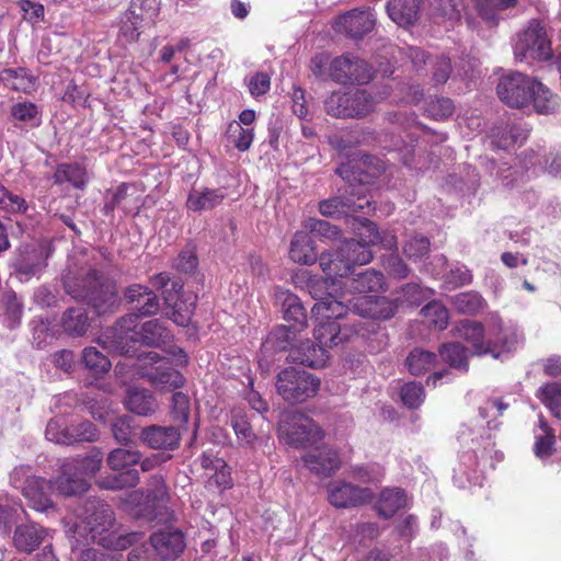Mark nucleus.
Segmentation results:
<instances>
[{"label":"nucleus","mask_w":561,"mask_h":561,"mask_svg":"<svg viewBox=\"0 0 561 561\" xmlns=\"http://www.w3.org/2000/svg\"><path fill=\"white\" fill-rule=\"evenodd\" d=\"M64 524L72 553L79 546L89 542L112 550H125L141 537L140 533L122 531L110 505L99 500L87 501L79 512L68 514Z\"/></svg>","instance_id":"nucleus-1"},{"label":"nucleus","mask_w":561,"mask_h":561,"mask_svg":"<svg viewBox=\"0 0 561 561\" xmlns=\"http://www.w3.org/2000/svg\"><path fill=\"white\" fill-rule=\"evenodd\" d=\"M138 316L135 313L127 314L121 318L115 327L105 334V339L111 340V346L122 355L127 357L118 362L115 367V373L122 376L125 368L135 366L130 363L135 354V345L137 343L159 347L167 344L172 339V333L164 325V322L154 319L149 320L138 327Z\"/></svg>","instance_id":"nucleus-2"},{"label":"nucleus","mask_w":561,"mask_h":561,"mask_svg":"<svg viewBox=\"0 0 561 561\" xmlns=\"http://www.w3.org/2000/svg\"><path fill=\"white\" fill-rule=\"evenodd\" d=\"M64 287L73 299L91 305L99 314L113 312L118 307L115 284L104 279L96 270H68L64 275Z\"/></svg>","instance_id":"nucleus-3"},{"label":"nucleus","mask_w":561,"mask_h":561,"mask_svg":"<svg viewBox=\"0 0 561 561\" xmlns=\"http://www.w3.org/2000/svg\"><path fill=\"white\" fill-rule=\"evenodd\" d=\"M317 302L312 307V314L318 321L314 328L316 341L325 347L337 346L347 342L354 334L359 333L357 324H341L337 320L347 314L348 308L343 300L337 299L332 293L314 298Z\"/></svg>","instance_id":"nucleus-4"},{"label":"nucleus","mask_w":561,"mask_h":561,"mask_svg":"<svg viewBox=\"0 0 561 561\" xmlns=\"http://www.w3.org/2000/svg\"><path fill=\"white\" fill-rule=\"evenodd\" d=\"M485 332L481 322L468 319L461 320L455 328V334L471 345V355H491L493 358H500L503 354L512 352L518 343L517 333L505 328L497 314L490 317V333L502 334L501 342L485 340Z\"/></svg>","instance_id":"nucleus-5"},{"label":"nucleus","mask_w":561,"mask_h":561,"mask_svg":"<svg viewBox=\"0 0 561 561\" xmlns=\"http://www.w3.org/2000/svg\"><path fill=\"white\" fill-rule=\"evenodd\" d=\"M102 462L103 454L99 449L82 459L66 460L61 465V474L57 478L58 491L65 496L84 492L88 483L83 476L99 471Z\"/></svg>","instance_id":"nucleus-6"},{"label":"nucleus","mask_w":561,"mask_h":561,"mask_svg":"<svg viewBox=\"0 0 561 561\" xmlns=\"http://www.w3.org/2000/svg\"><path fill=\"white\" fill-rule=\"evenodd\" d=\"M140 461V453L136 449L115 448L106 458L108 468L117 472L114 476L98 481L100 488L105 490H119L134 486L139 481L138 471L133 468Z\"/></svg>","instance_id":"nucleus-7"},{"label":"nucleus","mask_w":561,"mask_h":561,"mask_svg":"<svg viewBox=\"0 0 561 561\" xmlns=\"http://www.w3.org/2000/svg\"><path fill=\"white\" fill-rule=\"evenodd\" d=\"M137 362L139 374L159 391H173L182 388L185 383L183 375L156 352L140 355Z\"/></svg>","instance_id":"nucleus-8"},{"label":"nucleus","mask_w":561,"mask_h":561,"mask_svg":"<svg viewBox=\"0 0 561 561\" xmlns=\"http://www.w3.org/2000/svg\"><path fill=\"white\" fill-rule=\"evenodd\" d=\"M320 388V379L295 367L283 369L276 379L277 393L289 403H301L314 397Z\"/></svg>","instance_id":"nucleus-9"},{"label":"nucleus","mask_w":561,"mask_h":561,"mask_svg":"<svg viewBox=\"0 0 561 561\" xmlns=\"http://www.w3.org/2000/svg\"><path fill=\"white\" fill-rule=\"evenodd\" d=\"M515 58L548 60L552 57L551 42L547 34L545 23L539 20H530L526 28L518 35L514 46Z\"/></svg>","instance_id":"nucleus-10"},{"label":"nucleus","mask_w":561,"mask_h":561,"mask_svg":"<svg viewBox=\"0 0 561 561\" xmlns=\"http://www.w3.org/2000/svg\"><path fill=\"white\" fill-rule=\"evenodd\" d=\"M377 100L366 90L334 92L325 100V111L334 117H362L374 111Z\"/></svg>","instance_id":"nucleus-11"},{"label":"nucleus","mask_w":561,"mask_h":561,"mask_svg":"<svg viewBox=\"0 0 561 561\" xmlns=\"http://www.w3.org/2000/svg\"><path fill=\"white\" fill-rule=\"evenodd\" d=\"M318 260L325 277L321 279H310L308 283L310 294L313 298L327 296L328 293H332L333 296H336V286L341 288V282L336 280V278H344L351 274L346 260L340 255L339 249L334 252L329 251L322 253Z\"/></svg>","instance_id":"nucleus-12"},{"label":"nucleus","mask_w":561,"mask_h":561,"mask_svg":"<svg viewBox=\"0 0 561 561\" xmlns=\"http://www.w3.org/2000/svg\"><path fill=\"white\" fill-rule=\"evenodd\" d=\"M279 437L295 447H305L322 438L321 428L308 416L301 413H290L280 421Z\"/></svg>","instance_id":"nucleus-13"},{"label":"nucleus","mask_w":561,"mask_h":561,"mask_svg":"<svg viewBox=\"0 0 561 561\" xmlns=\"http://www.w3.org/2000/svg\"><path fill=\"white\" fill-rule=\"evenodd\" d=\"M537 80L520 72H512L503 76L496 87V92L502 102L514 108L530 106L534 89Z\"/></svg>","instance_id":"nucleus-14"},{"label":"nucleus","mask_w":561,"mask_h":561,"mask_svg":"<svg viewBox=\"0 0 561 561\" xmlns=\"http://www.w3.org/2000/svg\"><path fill=\"white\" fill-rule=\"evenodd\" d=\"M347 196H334L319 203V211L325 217L340 218L352 213L369 208L371 202L367 198V187L359 185L357 188L350 184L345 188Z\"/></svg>","instance_id":"nucleus-15"},{"label":"nucleus","mask_w":561,"mask_h":561,"mask_svg":"<svg viewBox=\"0 0 561 561\" xmlns=\"http://www.w3.org/2000/svg\"><path fill=\"white\" fill-rule=\"evenodd\" d=\"M336 297L340 300H344L343 302L348 308V311L351 310L364 318L386 320L391 318L397 309L396 302L386 297L360 295L348 299L345 293H341Z\"/></svg>","instance_id":"nucleus-16"},{"label":"nucleus","mask_w":561,"mask_h":561,"mask_svg":"<svg viewBox=\"0 0 561 561\" xmlns=\"http://www.w3.org/2000/svg\"><path fill=\"white\" fill-rule=\"evenodd\" d=\"M163 299L172 310L170 316L172 321L180 327H187L195 310L196 295L192 291H183V284L173 280L170 288L163 291Z\"/></svg>","instance_id":"nucleus-17"},{"label":"nucleus","mask_w":561,"mask_h":561,"mask_svg":"<svg viewBox=\"0 0 561 561\" xmlns=\"http://www.w3.org/2000/svg\"><path fill=\"white\" fill-rule=\"evenodd\" d=\"M150 547L159 561H173L178 559L186 547L184 534L173 527L153 531L150 537Z\"/></svg>","instance_id":"nucleus-18"},{"label":"nucleus","mask_w":561,"mask_h":561,"mask_svg":"<svg viewBox=\"0 0 561 561\" xmlns=\"http://www.w3.org/2000/svg\"><path fill=\"white\" fill-rule=\"evenodd\" d=\"M329 502L337 508L355 507L370 502L374 493L369 488H360L343 480L328 485Z\"/></svg>","instance_id":"nucleus-19"},{"label":"nucleus","mask_w":561,"mask_h":561,"mask_svg":"<svg viewBox=\"0 0 561 561\" xmlns=\"http://www.w3.org/2000/svg\"><path fill=\"white\" fill-rule=\"evenodd\" d=\"M330 76L342 84L365 83L370 79L367 64L353 55H343L333 59L330 65Z\"/></svg>","instance_id":"nucleus-20"},{"label":"nucleus","mask_w":561,"mask_h":561,"mask_svg":"<svg viewBox=\"0 0 561 561\" xmlns=\"http://www.w3.org/2000/svg\"><path fill=\"white\" fill-rule=\"evenodd\" d=\"M375 15L370 10H351L340 15L333 23L335 32L352 38H360L375 26Z\"/></svg>","instance_id":"nucleus-21"},{"label":"nucleus","mask_w":561,"mask_h":561,"mask_svg":"<svg viewBox=\"0 0 561 561\" xmlns=\"http://www.w3.org/2000/svg\"><path fill=\"white\" fill-rule=\"evenodd\" d=\"M57 491V479L46 480L39 477L26 478L22 488L23 495L28 500L31 506L38 512H48L54 508L50 493Z\"/></svg>","instance_id":"nucleus-22"},{"label":"nucleus","mask_w":561,"mask_h":561,"mask_svg":"<svg viewBox=\"0 0 561 561\" xmlns=\"http://www.w3.org/2000/svg\"><path fill=\"white\" fill-rule=\"evenodd\" d=\"M301 460L310 472L319 477H330L341 466L339 454L328 446L309 450L302 456Z\"/></svg>","instance_id":"nucleus-23"},{"label":"nucleus","mask_w":561,"mask_h":561,"mask_svg":"<svg viewBox=\"0 0 561 561\" xmlns=\"http://www.w3.org/2000/svg\"><path fill=\"white\" fill-rule=\"evenodd\" d=\"M141 440L152 449H174L180 442V434L173 426H148L141 431Z\"/></svg>","instance_id":"nucleus-24"},{"label":"nucleus","mask_w":561,"mask_h":561,"mask_svg":"<svg viewBox=\"0 0 561 561\" xmlns=\"http://www.w3.org/2000/svg\"><path fill=\"white\" fill-rule=\"evenodd\" d=\"M227 194L224 188L192 190L188 193L186 206L193 211L210 210L219 206Z\"/></svg>","instance_id":"nucleus-25"},{"label":"nucleus","mask_w":561,"mask_h":561,"mask_svg":"<svg viewBox=\"0 0 561 561\" xmlns=\"http://www.w3.org/2000/svg\"><path fill=\"white\" fill-rule=\"evenodd\" d=\"M420 4L421 0H390L387 13L399 26H410L419 19Z\"/></svg>","instance_id":"nucleus-26"},{"label":"nucleus","mask_w":561,"mask_h":561,"mask_svg":"<svg viewBox=\"0 0 561 561\" xmlns=\"http://www.w3.org/2000/svg\"><path fill=\"white\" fill-rule=\"evenodd\" d=\"M169 493L161 477H152L151 489L146 495L145 507L140 510L150 518H158L162 515L161 511L167 507Z\"/></svg>","instance_id":"nucleus-27"},{"label":"nucleus","mask_w":561,"mask_h":561,"mask_svg":"<svg viewBox=\"0 0 561 561\" xmlns=\"http://www.w3.org/2000/svg\"><path fill=\"white\" fill-rule=\"evenodd\" d=\"M383 275L375 270H367L356 277L347 279L343 283V287L346 288V293L366 295V293L377 291L383 287Z\"/></svg>","instance_id":"nucleus-28"},{"label":"nucleus","mask_w":561,"mask_h":561,"mask_svg":"<svg viewBox=\"0 0 561 561\" xmlns=\"http://www.w3.org/2000/svg\"><path fill=\"white\" fill-rule=\"evenodd\" d=\"M45 534V529L36 524L20 525L14 530V547L21 552L30 553L41 545Z\"/></svg>","instance_id":"nucleus-29"},{"label":"nucleus","mask_w":561,"mask_h":561,"mask_svg":"<svg viewBox=\"0 0 561 561\" xmlns=\"http://www.w3.org/2000/svg\"><path fill=\"white\" fill-rule=\"evenodd\" d=\"M10 114L19 128H36L42 124V112L32 102H18L11 106Z\"/></svg>","instance_id":"nucleus-30"},{"label":"nucleus","mask_w":561,"mask_h":561,"mask_svg":"<svg viewBox=\"0 0 561 561\" xmlns=\"http://www.w3.org/2000/svg\"><path fill=\"white\" fill-rule=\"evenodd\" d=\"M290 259L299 264L311 265L317 261L313 242L308 233L296 232L290 242Z\"/></svg>","instance_id":"nucleus-31"},{"label":"nucleus","mask_w":561,"mask_h":561,"mask_svg":"<svg viewBox=\"0 0 561 561\" xmlns=\"http://www.w3.org/2000/svg\"><path fill=\"white\" fill-rule=\"evenodd\" d=\"M127 409L138 415H148L153 413L158 403L152 393L142 388H130L128 389L126 397Z\"/></svg>","instance_id":"nucleus-32"},{"label":"nucleus","mask_w":561,"mask_h":561,"mask_svg":"<svg viewBox=\"0 0 561 561\" xmlns=\"http://www.w3.org/2000/svg\"><path fill=\"white\" fill-rule=\"evenodd\" d=\"M0 82L7 88L30 93L35 89V78L31 76L25 68H7L0 71Z\"/></svg>","instance_id":"nucleus-33"},{"label":"nucleus","mask_w":561,"mask_h":561,"mask_svg":"<svg viewBox=\"0 0 561 561\" xmlns=\"http://www.w3.org/2000/svg\"><path fill=\"white\" fill-rule=\"evenodd\" d=\"M480 16L488 23L496 25L501 13L516 7L517 0H472Z\"/></svg>","instance_id":"nucleus-34"},{"label":"nucleus","mask_w":561,"mask_h":561,"mask_svg":"<svg viewBox=\"0 0 561 561\" xmlns=\"http://www.w3.org/2000/svg\"><path fill=\"white\" fill-rule=\"evenodd\" d=\"M340 255L346 260V264L352 272L355 265L368 264L373 259V253L366 249L365 244L357 242L355 239L344 241L339 247Z\"/></svg>","instance_id":"nucleus-35"},{"label":"nucleus","mask_w":561,"mask_h":561,"mask_svg":"<svg viewBox=\"0 0 561 561\" xmlns=\"http://www.w3.org/2000/svg\"><path fill=\"white\" fill-rule=\"evenodd\" d=\"M534 96H531L530 105L534 110L541 115H548L554 113L559 105L560 99L557 94H553L549 88L545 87L537 80Z\"/></svg>","instance_id":"nucleus-36"},{"label":"nucleus","mask_w":561,"mask_h":561,"mask_svg":"<svg viewBox=\"0 0 561 561\" xmlns=\"http://www.w3.org/2000/svg\"><path fill=\"white\" fill-rule=\"evenodd\" d=\"M407 504V495L399 488L386 489L381 492L377 502V510L383 517L393 516L400 508Z\"/></svg>","instance_id":"nucleus-37"},{"label":"nucleus","mask_w":561,"mask_h":561,"mask_svg":"<svg viewBox=\"0 0 561 561\" xmlns=\"http://www.w3.org/2000/svg\"><path fill=\"white\" fill-rule=\"evenodd\" d=\"M362 244H365L366 249L371 245L382 244L387 249H392L397 245V239L391 233L381 234L376 224L366 220L359 231V240H356Z\"/></svg>","instance_id":"nucleus-38"},{"label":"nucleus","mask_w":561,"mask_h":561,"mask_svg":"<svg viewBox=\"0 0 561 561\" xmlns=\"http://www.w3.org/2000/svg\"><path fill=\"white\" fill-rule=\"evenodd\" d=\"M284 319L295 330H302L307 327V313L299 298L287 293L283 301Z\"/></svg>","instance_id":"nucleus-39"},{"label":"nucleus","mask_w":561,"mask_h":561,"mask_svg":"<svg viewBox=\"0 0 561 561\" xmlns=\"http://www.w3.org/2000/svg\"><path fill=\"white\" fill-rule=\"evenodd\" d=\"M327 347L321 344H313L311 342L304 343L299 350L298 355L294 357V360H298L305 366L312 368H319L324 366L328 360Z\"/></svg>","instance_id":"nucleus-40"},{"label":"nucleus","mask_w":561,"mask_h":561,"mask_svg":"<svg viewBox=\"0 0 561 561\" xmlns=\"http://www.w3.org/2000/svg\"><path fill=\"white\" fill-rule=\"evenodd\" d=\"M535 455L545 459L553 453V446L556 442L554 431L548 425L542 416L538 421V430L535 433Z\"/></svg>","instance_id":"nucleus-41"},{"label":"nucleus","mask_w":561,"mask_h":561,"mask_svg":"<svg viewBox=\"0 0 561 561\" xmlns=\"http://www.w3.org/2000/svg\"><path fill=\"white\" fill-rule=\"evenodd\" d=\"M61 327L72 336L83 335L89 327V318L82 308H69L61 318Z\"/></svg>","instance_id":"nucleus-42"},{"label":"nucleus","mask_w":561,"mask_h":561,"mask_svg":"<svg viewBox=\"0 0 561 561\" xmlns=\"http://www.w3.org/2000/svg\"><path fill=\"white\" fill-rule=\"evenodd\" d=\"M81 362L91 374L102 376L111 369V360L96 347L89 346L83 348Z\"/></svg>","instance_id":"nucleus-43"},{"label":"nucleus","mask_w":561,"mask_h":561,"mask_svg":"<svg viewBox=\"0 0 561 561\" xmlns=\"http://www.w3.org/2000/svg\"><path fill=\"white\" fill-rule=\"evenodd\" d=\"M442 358L451 367L461 371L468 370L469 351L459 342L444 344L439 348Z\"/></svg>","instance_id":"nucleus-44"},{"label":"nucleus","mask_w":561,"mask_h":561,"mask_svg":"<svg viewBox=\"0 0 561 561\" xmlns=\"http://www.w3.org/2000/svg\"><path fill=\"white\" fill-rule=\"evenodd\" d=\"M454 308L463 314H476L481 311L486 302L482 296L476 291H465L451 297Z\"/></svg>","instance_id":"nucleus-45"},{"label":"nucleus","mask_w":561,"mask_h":561,"mask_svg":"<svg viewBox=\"0 0 561 561\" xmlns=\"http://www.w3.org/2000/svg\"><path fill=\"white\" fill-rule=\"evenodd\" d=\"M492 136L493 144L497 148L508 149L516 144H522L527 138V130L516 125H506L503 129H494Z\"/></svg>","instance_id":"nucleus-46"},{"label":"nucleus","mask_w":561,"mask_h":561,"mask_svg":"<svg viewBox=\"0 0 561 561\" xmlns=\"http://www.w3.org/2000/svg\"><path fill=\"white\" fill-rule=\"evenodd\" d=\"M128 16L137 18L146 25L152 24L160 11V0H131Z\"/></svg>","instance_id":"nucleus-47"},{"label":"nucleus","mask_w":561,"mask_h":561,"mask_svg":"<svg viewBox=\"0 0 561 561\" xmlns=\"http://www.w3.org/2000/svg\"><path fill=\"white\" fill-rule=\"evenodd\" d=\"M231 426L237 439L241 446L252 447L257 437L253 432L248 419L241 410H233L231 415Z\"/></svg>","instance_id":"nucleus-48"},{"label":"nucleus","mask_w":561,"mask_h":561,"mask_svg":"<svg viewBox=\"0 0 561 561\" xmlns=\"http://www.w3.org/2000/svg\"><path fill=\"white\" fill-rule=\"evenodd\" d=\"M436 360L435 353L415 348L407 357V366L412 375H421L432 369Z\"/></svg>","instance_id":"nucleus-49"},{"label":"nucleus","mask_w":561,"mask_h":561,"mask_svg":"<svg viewBox=\"0 0 561 561\" xmlns=\"http://www.w3.org/2000/svg\"><path fill=\"white\" fill-rule=\"evenodd\" d=\"M537 397L550 410L553 416L561 420V385L546 383L537 391Z\"/></svg>","instance_id":"nucleus-50"},{"label":"nucleus","mask_w":561,"mask_h":561,"mask_svg":"<svg viewBox=\"0 0 561 561\" xmlns=\"http://www.w3.org/2000/svg\"><path fill=\"white\" fill-rule=\"evenodd\" d=\"M226 134L228 141L242 152L251 147L254 138L253 129L243 127L237 121L229 123Z\"/></svg>","instance_id":"nucleus-51"},{"label":"nucleus","mask_w":561,"mask_h":561,"mask_svg":"<svg viewBox=\"0 0 561 561\" xmlns=\"http://www.w3.org/2000/svg\"><path fill=\"white\" fill-rule=\"evenodd\" d=\"M421 313L431 325L438 330H444L448 325V310L442 302L437 300H433L425 305L422 308Z\"/></svg>","instance_id":"nucleus-52"},{"label":"nucleus","mask_w":561,"mask_h":561,"mask_svg":"<svg viewBox=\"0 0 561 561\" xmlns=\"http://www.w3.org/2000/svg\"><path fill=\"white\" fill-rule=\"evenodd\" d=\"M57 182H69L77 188H83L87 183L85 170L79 164H61L55 174Z\"/></svg>","instance_id":"nucleus-53"},{"label":"nucleus","mask_w":561,"mask_h":561,"mask_svg":"<svg viewBox=\"0 0 561 561\" xmlns=\"http://www.w3.org/2000/svg\"><path fill=\"white\" fill-rule=\"evenodd\" d=\"M46 438L56 444L71 445L72 436L70 435V426L64 419H55L48 422L45 431Z\"/></svg>","instance_id":"nucleus-54"},{"label":"nucleus","mask_w":561,"mask_h":561,"mask_svg":"<svg viewBox=\"0 0 561 561\" xmlns=\"http://www.w3.org/2000/svg\"><path fill=\"white\" fill-rule=\"evenodd\" d=\"M27 208L28 205L23 197L11 193L0 184V209L11 214H23Z\"/></svg>","instance_id":"nucleus-55"},{"label":"nucleus","mask_w":561,"mask_h":561,"mask_svg":"<svg viewBox=\"0 0 561 561\" xmlns=\"http://www.w3.org/2000/svg\"><path fill=\"white\" fill-rule=\"evenodd\" d=\"M454 103L448 98L432 99L425 106L427 116L436 121L446 119L454 113Z\"/></svg>","instance_id":"nucleus-56"},{"label":"nucleus","mask_w":561,"mask_h":561,"mask_svg":"<svg viewBox=\"0 0 561 561\" xmlns=\"http://www.w3.org/2000/svg\"><path fill=\"white\" fill-rule=\"evenodd\" d=\"M112 433L115 440L121 445L133 443L136 433L127 416L116 419L112 424Z\"/></svg>","instance_id":"nucleus-57"},{"label":"nucleus","mask_w":561,"mask_h":561,"mask_svg":"<svg viewBox=\"0 0 561 561\" xmlns=\"http://www.w3.org/2000/svg\"><path fill=\"white\" fill-rule=\"evenodd\" d=\"M401 399L409 409H416L425 399L424 388L417 382H408L401 388Z\"/></svg>","instance_id":"nucleus-58"},{"label":"nucleus","mask_w":561,"mask_h":561,"mask_svg":"<svg viewBox=\"0 0 561 561\" xmlns=\"http://www.w3.org/2000/svg\"><path fill=\"white\" fill-rule=\"evenodd\" d=\"M146 24L137 18L128 16V11H126L119 22V35L126 42H136L140 35V28Z\"/></svg>","instance_id":"nucleus-59"},{"label":"nucleus","mask_w":561,"mask_h":561,"mask_svg":"<svg viewBox=\"0 0 561 561\" xmlns=\"http://www.w3.org/2000/svg\"><path fill=\"white\" fill-rule=\"evenodd\" d=\"M305 228L316 233L317 236L330 240L337 239L341 234V231L337 227L331 225L325 220L317 218H309L308 220H306Z\"/></svg>","instance_id":"nucleus-60"},{"label":"nucleus","mask_w":561,"mask_h":561,"mask_svg":"<svg viewBox=\"0 0 561 561\" xmlns=\"http://www.w3.org/2000/svg\"><path fill=\"white\" fill-rule=\"evenodd\" d=\"M5 304V317L8 320V327L14 328L20 323L23 307L22 302L18 299L14 293H8L4 296Z\"/></svg>","instance_id":"nucleus-61"},{"label":"nucleus","mask_w":561,"mask_h":561,"mask_svg":"<svg viewBox=\"0 0 561 561\" xmlns=\"http://www.w3.org/2000/svg\"><path fill=\"white\" fill-rule=\"evenodd\" d=\"M70 435L72 444L77 442H93L98 438V431L93 423L83 421L78 424H71Z\"/></svg>","instance_id":"nucleus-62"},{"label":"nucleus","mask_w":561,"mask_h":561,"mask_svg":"<svg viewBox=\"0 0 561 561\" xmlns=\"http://www.w3.org/2000/svg\"><path fill=\"white\" fill-rule=\"evenodd\" d=\"M172 415L180 423H186L190 414V400L183 392H174L172 396Z\"/></svg>","instance_id":"nucleus-63"},{"label":"nucleus","mask_w":561,"mask_h":561,"mask_svg":"<svg viewBox=\"0 0 561 561\" xmlns=\"http://www.w3.org/2000/svg\"><path fill=\"white\" fill-rule=\"evenodd\" d=\"M430 240L425 237H414L404 245V253L411 260L422 259L428 253Z\"/></svg>","instance_id":"nucleus-64"}]
</instances>
